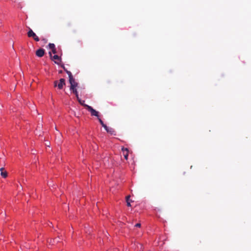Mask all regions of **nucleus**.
<instances>
[{"instance_id":"4468645a","label":"nucleus","mask_w":251,"mask_h":251,"mask_svg":"<svg viewBox=\"0 0 251 251\" xmlns=\"http://www.w3.org/2000/svg\"><path fill=\"white\" fill-rule=\"evenodd\" d=\"M77 100L78 101V102H79V103L80 104H81L82 105H83V106H84L85 105H86V104L84 103V102H85L84 100H81L79 98H78V99H77Z\"/></svg>"},{"instance_id":"6e6552de","label":"nucleus","mask_w":251,"mask_h":251,"mask_svg":"<svg viewBox=\"0 0 251 251\" xmlns=\"http://www.w3.org/2000/svg\"><path fill=\"white\" fill-rule=\"evenodd\" d=\"M0 175L3 178H6L7 176V172L4 171V168L2 167L0 169Z\"/></svg>"},{"instance_id":"1a4fd4ad","label":"nucleus","mask_w":251,"mask_h":251,"mask_svg":"<svg viewBox=\"0 0 251 251\" xmlns=\"http://www.w3.org/2000/svg\"><path fill=\"white\" fill-rule=\"evenodd\" d=\"M106 131L108 133H110L111 135H116L115 131L112 127H108V129H107Z\"/></svg>"},{"instance_id":"f03ea898","label":"nucleus","mask_w":251,"mask_h":251,"mask_svg":"<svg viewBox=\"0 0 251 251\" xmlns=\"http://www.w3.org/2000/svg\"><path fill=\"white\" fill-rule=\"evenodd\" d=\"M62 67L63 68L64 70L68 74L69 78V82L70 84H72L74 83H75L76 82L75 81V78H74L71 72L68 70H67L64 66H62Z\"/></svg>"},{"instance_id":"dca6fc26","label":"nucleus","mask_w":251,"mask_h":251,"mask_svg":"<svg viewBox=\"0 0 251 251\" xmlns=\"http://www.w3.org/2000/svg\"><path fill=\"white\" fill-rule=\"evenodd\" d=\"M102 126V127H103L104 128V129H105V130H106V131L107 130V129H108V128L109 127H108V126H107L106 125H105V124H104V125H103Z\"/></svg>"},{"instance_id":"20e7f679","label":"nucleus","mask_w":251,"mask_h":251,"mask_svg":"<svg viewBox=\"0 0 251 251\" xmlns=\"http://www.w3.org/2000/svg\"><path fill=\"white\" fill-rule=\"evenodd\" d=\"M84 107L91 112L92 116H95L97 117H99V112L97 111L96 110L93 108L91 106L88 105H85Z\"/></svg>"},{"instance_id":"39448f33","label":"nucleus","mask_w":251,"mask_h":251,"mask_svg":"<svg viewBox=\"0 0 251 251\" xmlns=\"http://www.w3.org/2000/svg\"><path fill=\"white\" fill-rule=\"evenodd\" d=\"M45 54V50L43 49H39L36 51V55L39 57H43Z\"/></svg>"},{"instance_id":"2eb2a0df","label":"nucleus","mask_w":251,"mask_h":251,"mask_svg":"<svg viewBox=\"0 0 251 251\" xmlns=\"http://www.w3.org/2000/svg\"><path fill=\"white\" fill-rule=\"evenodd\" d=\"M98 120H99V122L100 123V124H101V125L102 126L103 125H104V123L103 122V121L101 120V119L98 118Z\"/></svg>"},{"instance_id":"f257e3e1","label":"nucleus","mask_w":251,"mask_h":251,"mask_svg":"<svg viewBox=\"0 0 251 251\" xmlns=\"http://www.w3.org/2000/svg\"><path fill=\"white\" fill-rule=\"evenodd\" d=\"M53 84L54 87H57L59 89H62L66 84L65 80L64 78H60L59 81H54Z\"/></svg>"},{"instance_id":"423d86ee","label":"nucleus","mask_w":251,"mask_h":251,"mask_svg":"<svg viewBox=\"0 0 251 251\" xmlns=\"http://www.w3.org/2000/svg\"><path fill=\"white\" fill-rule=\"evenodd\" d=\"M122 151L123 152V155L124 156V158L126 159H128V149L127 148H125L124 147H123L122 148Z\"/></svg>"},{"instance_id":"f8f14e48","label":"nucleus","mask_w":251,"mask_h":251,"mask_svg":"<svg viewBox=\"0 0 251 251\" xmlns=\"http://www.w3.org/2000/svg\"><path fill=\"white\" fill-rule=\"evenodd\" d=\"M73 93L75 94L76 97V99H78L79 97H78V92H77V89H73V90H71Z\"/></svg>"},{"instance_id":"9d476101","label":"nucleus","mask_w":251,"mask_h":251,"mask_svg":"<svg viewBox=\"0 0 251 251\" xmlns=\"http://www.w3.org/2000/svg\"><path fill=\"white\" fill-rule=\"evenodd\" d=\"M49 54H50V56L51 57H52V59H53V60H61L60 57L58 55H53V56L52 57L51 53V52H49Z\"/></svg>"},{"instance_id":"0eeeda50","label":"nucleus","mask_w":251,"mask_h":251,"mask_svg":"<svg viewBox=\"0 0 251 251\" xmlns=\"http://www.w3.org/2000/svg\"><path fill=\"white\" fill-rule=\"evenodd\" d=\"M49 48L51 50L53 53L55 54L56 53V50L55 48V45L53 43H50L49 44Z\"/></svg>"},{"instance_id":"7ed1b4c3","label":"nucleus","mask_w":251,"mask_h":251,"mask_svg":"<svg viewBox=\"0 0 251 251\" xmlns=\"http://www.w3.org/2000/svg\"><path fill=\"white\" fill-rule=\"evenodd\" d=\"M27 36L28 37L32 38L35 41L38 42L39 41V37L33 31V30L29 28V30L27 33Z\"/></svg>"},{"instance_id":"f3484780","label":"nucleus","mask_w":251,"mask_h":251,"mask_svg":"<svg viewBox=\"0 0 251 251\" xmlns=\"http://www.w3.org/2000/svg\"><path fill=\"white\" fill-rule=\"evenodd\" d=\"M135 227H140L141 226V224L140 223H137L135 225Z\"/></svg>"},{"instance_id":"ddd939ff","label":"nucleus","mask_w":251,"mask_h":251,"mask_svg":"<svg viewBox=\"0 0 251 251\" xmlns=\"http://www.w3.org/2000/svg\"><path fill=\"white\" fill-rule=\"evenodd\" d=\"M130 196H127L126 197V201L127 206H131L130 202L129 201Z\"/></svg>"},{"instance_id":"9b49d317","label":"nucleus","mask_w":251,"mask_h":251,"mask_svg":"<svg viewBox=\"0 0 251 251\" xmlns=\"http://www.w3.org/2000/svg\"><path fill=\"white\" fill-rule=\"evenodd\" d=\"M77 85H78V83L77 82H76L75 83L71 84L70 90L76 89V87L77 86Z\"/></svg>"}]
</instances>
